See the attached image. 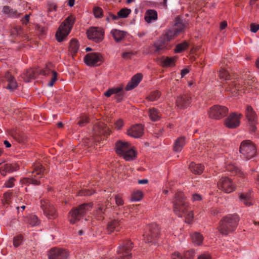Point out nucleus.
<instances>
[{
	"mask_svg": "<svg viewBox=\"0 0 259 259\" xmlns=\"http://www.w3.org/2000/svg\"><path fill=\"white\" fill-rule=\"evenodd\" d=\"M115 98L116 101L118 102L121 101L124 96V94L121 91H120V92L115 93Z\"/></svg>",
	"mask_w": 259,
	"mask_h": 259,
	"instance_id": "nucleus-54",
	"label": "nucleus"
},
{
	"mask_svg": "<svg viewBox=\"0 0 259 259\" xmlns=\"http://www.w3.org/2000/svg\"><path fill=\"white\" fill-rule=\"evenodd\" d=\"M149 116L152 121H156L161 118V114L157 109L152 108L149 109Z\"/></svg>",
	"mask_w": 259,
	"mask_h": 259,
	"instance_id": "nucleus-30",
	"label": "nucleus"
},
{
	"mask_svg": "<svg viewBox=\"0 0 259 259\" xmlns=\"http://www.w3.org/2000/svg\"><path fill=\"white\" fill-rule=\"evenodd\" d=\"M239 200L246 206H250L252 205L251 201V196L249 194L242 193L239 195Z\"/></svg>",
	"mask_w": 259,
	"mask_h": 259,
	"instance_id": "nucleus-33",
	"label": "nucleus"
},
{
	"mask_svg": "<svg viewBox=\"0 0 259 259\" xmlns=\"http://www.w3.org/2000/svg\"><path fill=\"white\" fill-rule=\"evenodd\" d=\"M241 116H242V115L240 114L232 113L225 119L224 124L229 128H236L240 125Z\"/></svg>",
	"mask_w": 259,
	"mask_h": 259,
	"instance_id": "nucleus-16",
	"label": "nucleus"
},
{
	"mask_svg": "<svg viewBox=\"0 0 259 259\" xmlns=\"http://www.w3.org/2000/svg\"><path fill=\"white\" fill-rule=\"evenodd\" d=\"M84 61L89 66L98 65L102 62V57L99 53H91L85 55Z\"/></svg>",
	"mask_w": 259,
	"mask_h": 259,
	"instance_id": "nucleus-18",
	"label": "nucleus"
},
{
	"mask_svg": "<svg viewBox=\"0 0 259 259\" xmlns=\"http://www.w3.org/2000/svg\"><path fill=\"white\" fill-rule=\"evenodd\" d=\"M188 47V44L186 42L178 44L175 49L176 53H181L184 51Z\"/></svg>",
	"mask_w": 259,
	"mask_h": 259,
	"instance_id": "nucleus-46",
	"label": "nucleus"
},
{
	"mask_svg": "<svg viewBox=\"0 0 259 259\" xmlns=\"http://www.w3.org/2000/svg\"><path fill=\"white\" fill-rule=\"evenodd\" d=\"M198 259H211V257L208 254H202L198 256Z\"/></svg>",
	"mask_w": 259,
	"mask_h": 259,
	"instance_id": "nucleus-64",
	"label": "nucleus"
},
{
	"mask_svg": "<svg viewBox=\"0 0 259 259\" xmlns=\"http://www.w3.org/2000/svg\"><path fill=\"white\" fill-rule=\"evenodd\" d=\"M30 14H26L24 17H23L21 20L22 23L24 25H26L29 21Z\"/></svg>",
	"mask_w": 259,
	"mask_h": 259,
	"instance_id": "nucleus-58",
	"label": "nucleus"
},
{
	"mask_svg": "<svg viewBox=\"0 0 259 259\" xmlns=\"http://www.w3.org/2000/svg\"><path fill=\"white\" fill-rule=\"evenodd\" d=\"M176 57L163 56L159 59V63L163 67H170L175 65Z\"/></svg>",
	"mask_w": 259,
	"mask_h": 259,
	"instance_id": "nucleus-26",
	"label": "nucleus"
},
{
	"mask_svg": "<svg viewBox=\"0 0 259 259\" xmlns=\"http://www.w3.org/2000/svg\"><path fill=\"white\" fill-rule=\"evenodd\" d=\"M111 204H109V202H108V203L106 205V207H104V206L102 205H100L97 208L96 210V214L98 215V218L99 220L103 219V214L104 212V211L105 210L106 208H108V206H110Z\"/></svg>",
	"mask_w": 259,
	"mask_h": 259,
	"instance_id": "nucleus-39",
	"label": "nucleus"
},
{
	"mask_svg": "<svg viewBox=\"0 0 259 259\" xmlns=\"http://www.w3.org/2000/svg\"><path fill=\"white\" fill-rule=\"evenodd\" d=\"M110 34L116 42H120L125 37L126 32L116 29H112Z\"/></svg>",
	"mask_w": 259,
	"mask_h": 259,
	"instance_id": "nucleus-27",
	"label": "nucleus"
},
{
	"mask_svg": "<svg viewBox=\"0 0 259 259\" xmlns=\"http://www.w3.org/2000/svg\"><path fill=\"white\" fill-rule=\"evenodd\" d=\"M27 223L31 226H34L39 224V221L36 215H31L28 218Z\"/></svg>",
	"mask_w": 259,
	"mask_h": 259,
	"instance_id": "nucleus-43",
	"label": "nucleus"
},
{
	"mask_svg": "<svg viewBox=\"0 0 259 259\" xmlns=\"http://www.w3.org/2000/svg\"><path fill=\"white\" fill-rule=\"evenodd\" d=\"M68 252L62 248H52L48 254L49 259H68Z\"/></svg>",
	"mask_w": 259,
	"mask_h": 259,
	"instance_id": "nucleus-17",
	"label": "nucleus"
},
{
	"mask_svg": "<svg viewBox=\"0 0 259 259\" xmlns=\"http://www.w3.org/2000/svg\"><path fill=\"white\" fill-rule=\"evenodd\" d=\"M127 134L135 138H140L143 134V127L141 124L134 125L127 131Z\"/></svg>",
	"mask_w": 259,
	"mask_h": 259,
	"instance_id": "nucleus-23",
	"label": "nucleus"
},
{
	"mask_svg": "<svg viewBox=\"0 0 259 259\" xmlns=\"http://www.w3.org/2000/svg\"><path fill=\"white\" fill-rule=\"evenodd\" d=\"M259 29V25L252 23L250 24V31L253 33L256 32Z\"/></svg>",
	"mask_w": 259,
	"mask_h": 259,
	"instance_id": "nucleus-57",
	"label": "nucleus"
},
{
	"mask_svg": "<svg viewBox=\"0 0 259 259\" xmlns=\"http://www.w3.org/2000/svg\"><path fill=\"white\" fill-rule=\"evenodd\" d=\"M246 116L248 120L250 126V130L252 133L255 132L256 130V116L255 112L250 106H247L246 109Z\"/></svg>",
	"mask_w": 259,
	"mask_h": 259,
	"instance_id": "nucleus-20",
	"label": "nucleus"
},
{
	"mask_svg": "<svg viewBox=\"0 0 259 259\" xmlns=\"http://www.w3.org/2000/svg\"><path fill=\"white\" fill-rule=\"evenodd\" d=\"M3 12L4 13L8 14L9 17L12 18L19 17L21 15L16 10L11 9L9 6H4L3 9Z\"/></svg>",
	"mask_w": 259,
	"mask_h": 259,
	"instance_id": "nucleus-31",
	"label": "nucleus"
},
{
	"mask_svg": "<svg viewBox=\"0 0 259 259\" xmlns=\"http://www.w3.org/2000/svg\"><path fill=\"white\" fill-rule=\"evenodd\" d=\"M87 33L88 37L90 39H92L96 42H99L103 39L104 31L101 28L94 27L88 30Z\"/></svg>",
	"mask_w": 259,
	"mask_h": 259,
	"instance_id": "nucleus-15",
	"label": "nucleus"
},
{
	"mask_svg": "<svg viewBox=\"0 0 259 259\" xmlns=\"http://www.w3.org/2000/svg\"><path fill=\"white\" fill-rule=\"evenodd\" d=\"M5 168L9 173L18 170L19 169V165L17 163L6 164Z\"/></svg>",
	"mask_w": 259,
	"mask_h": 259,
	"instance_id": "nucleus-40",
	"label": "nucleus"
},
{
	"mask_svg": "<svg viewBox=\"0 0 259 259\" xmlns=\"http://www.w3.org/2000/svg\"><path fill=\"white\" fill-rule=\"evenodd\" d=\"M15 179L14 177L10 178L9 180L6 182L5 185L7 188H12L14 186Z\"/></svg>",
	"mask_w": 259,
	"mask_h": 259,
	"instance_id": "nucleus-52",
	"label": "nucleus"
},
{
	"mask_svg": "<svg viewBox=\"0 0 259 259\" xmlns=\"http://www.w3.org/2000/svg\"><path fill=\"white\" fill-rule=\"evenodd\" d=\"M192 98L189 93H185L178 96L176 105L180 109H185L190 106Z\"/></svg>",
	"mask_w": 259,
	"mask_h": 259,
	"instance_id": "nucleus-19",
	"label": "nucleus"
},
{
	"mask_svg": "<svg viewBox=\"0 0 259 259\" xmlns=\"http://www.w3.org/2000/svg\"><path fill=\"white\" fill-rule=\"evenodd\" d=\"M185 144V139L184 137L178 138L174 146V150L177 152H180Z\"/></svg>",
	"mask_w": 259,
	"mask_h": 259,
	"instance_id": "nucleus-32",
	"label": "nucleus"
},
{
	"mask_svg": "<svg viewBox=\"0 0 259 259\" xmlns=\"http://www.w3.org/2000/svg\"><path fill=\"white\" fill-rule=\"evenodd\" d=\"M94 134L107 136L110 134V128L101 121L98 122L94 126Z\"/></svg>",
	"mask_w": 259,
	"mask_h": 259,
	"instance_id": "nucleus-22",
	"label": "nucleus"
},
{
	"mask_svg": "<svg viewBox=\"0 0 259 259\" xmlns=\"http://www.w3.org/2000/svg\"><path fill=\"white\" fill-rule=\"evenodd\" d=\"M226 170L231 172L233 175H239L240 176L243 175L239 168L234 164L231 163L227 164L226 166Z\"/></svg>",
	"mask_w": 259,
	"mask_h": 259,
	"instance_id": "nucleus-35",
	"label": "nucleus"
},
{
	"mask_svg": "<svg viewBox=\"0 0 259 259\" xmlns=\"http://www.w3.org/2000/svg\"><path fill=\"white\" fill-rule=\"evenodd\" d=\"M79 44L77 40L72 39L70 43L69 51L72 54H76L78 50Z\"/></svg>",
	"mask_w": 259,
	"mask_h": 259,
	"instance_id": "nucleus-37",
	"label": "nucleus"
},
{
	"mask_svg": "<svg viewBox=\"0 0 259 259\" xmlns=\"http://www.w3.org/2000/svg\"><path fill=\"white\" fill-rule=\"evenodd\" d=\"M115 200L116 204L118 205H121L123 203V201L122 198L119 195H115Z\"/></svg>",
	"mask_w": 259,
	"mask_h": 259,
	"instance_id": "nucleus-59",
	"label": "nucleus"
},
{
	"mask_svg": "<svg viewBox=\"0 0 259 259\" xmlns=\"http://www.w3.org/2000/svg\"><path fill=\"white\" fill-rule=\"evenodd\" d=\"M190 170L194 174L200 175L203 172L204 167L201 164H196L194 162H191L189 165Z\"/></svg>",
	"mask_w": 259,
	"mask_h": 259,
	"instance_id": "nucleus-29",
	"label": "nucleus"
},
{
	"mask_svg": "<svg viewBox=\"0 0 259 259\" xmlns=\"http://www.w3.org/2000/svg\"><path fill=\"white\" fill-rule=\"evenodd\" d=\"M34 174L31 178H24L21 181L23 184H32L33 185H38L41 184L39 178L43 177L44 175V169L41 165H37L34 167V170L33 171Z\"/></svg>",
	"mask_w": 259,
	"mask_h": 259,
	"instance_id": "nucleus-10",
	"label": "nucleus"
},
{
	"mask_svg": "<svg viewBox=\"0 0 259 259\" xmlns=\"http://www.w3.org/2000/svg\"><path fill=\"white\" fill-rule=\"evenodd\" d=\"M23 240V237L19 235L15 237L13 239V245L15 247H17L21 244Z\"/></svg>",
	"mask_w": 259,
	"mask_h": 259,
	"instance_id": "nucleus-48",
	"label": "nucleus"
},
{
	"mask_svg": "<svg viewBox=\"0 0 259 259\" xmlns=\"http://www.w3.org/2000/svg\"><path fill=\"white\" fill-rule=\"evenodd\" d=\"M119 18L118 17V15L117 14V16L113 15V14H110L109 16L107 18V20L108 21H110V20H116L118 19Z\"/></svg>",
	"mask_w": 259,
	"mask_h": 259,
	"instance_id": "nucleus-61",
	"label": "nucleus"
},
{
	"mask_svg": "<svg viewBox=\"0 0 259 259\" xmlns=\"http://www.w3.org/2000/svg\"><path fill=\"white\" fill-rule=\"evenodd\" d=\"M228 111L226 107L216 105L210 108L209 115L210 118L220 119L225 117L228 113Z\"/></svg>",
	"mask_w": 259,
	"mask_h": 259,
	"instance_id": "nucleus-12",
	"label": "nucleus"
},
{
	"mask_svg": "<svg viewBox=\"0 0 259 259\" xmlns=\"http://www.w3.org/2000/svg\"><path fill=\"white\" fill-rule=\"evenodd\" d=\"M159 227L156 224H152L148 227V231L144 234L146 243L155 244L159 236Z\"/></svg>",
	"mask_w": 259,
	"mask_h": 259,
	"instance_id": "nucleus-11",
	"label": "nucleus"
},
{
	"mask_svg": "<svg viewBox=\"0 0 259 259\" xmlns=\"http://www.w3.org/2000/svg\"><path fill=\"white\" fill-rule=\"evenodd\" d=\"M240 152L243 158L249 160L255 155L256 149L255 145L250 141L244 140L240 144Z\"/></svg>",
	"mask_w": 259,
	"mask_h": 259,
	"instance_id": "nucleus-8",
	"label": "nucleus"
},
{
	"mask_svg": "<svg viewBox=\"0 0 259 259\" xmlns=\"http://www.w3.org/2000/svg\"><path fill=\"white\" fill-rule=\"evenodd\" d=\"M132 245L133 243L130 240L124 241L120 244L117 248V256L115 259H131Z\"/></svg>",
	"mask_w": 259,
	"mask_h": 259,
	"instance_id": "nucleus-9",
	"label": "nucleus"
},
{
	"mask_svg": "<svg viewBox=\"0 0 259 259\" xmlns=\"http://www.w3.org/2000/svg\"><path fill=\"white\" fill-rule=\"evenodd\" d=\"M219 76L222 81H226L224 86L227 91H231L233 94H240L244 90V87L240 84L243 80H236V78H233L226 69L222 68L220 70Z\"/></svg>",
	"mask_w": 259,
	"mask_h": 259,
	"instance_id": "nucleus-1",
	"label": "nucleus"
},
{
	"mask_svg": "<svg viewBox=\"0 0 259 259\" xmlns=\"http://www.w3.org/2000/svg\"><path fill=\"white\" fill-rule=\"evenodd\" d=\"M40 206L44 214L49 219H54L57 217L56 210L53 205L48 200H41Z\"/></svg>",
	"mask_w": 259,
	"mask_h": 259,
	"instance_id": "nucleus-13",
	"label": "nucleus"
},
{
	"mask_svg": "<svg viewBox=\"0 0 259 259\" xmlns=\"http://www.w3.org/2000/svg\"><path fill=\"white\" fill-rule=\"evenodd\" d=\"M239 221V218L237 214L228 215L220 221L218 230L222 235H227L235 231Z\"/></svg>",
	"mask_w": 259,
	"mask_h": 259,
	"instance_id": "nucleus-3",
	"label": "nucleus"
},
{
	"mask_svg": "<svg viewBox=\"0 0 259 259\" xmlns=\"http://www.w3.org/2000/svg\"><path fill=\"white\" fill-rule=\"evenodd\" d=\"M12 193L11 192H6L4 194L3 203L6 207H8L11 202Z\"/></svg>",
	"mask_w": 259,
	"mask_h": 259,
	"instance_id": "nucleus-42",
	"label": "nucleus"
},
{
	"mask_svg": "<svg viewBox=\"0 0 259 259\" xmlns=\"http://www.w3.org/2000/svg\"><path fill=\"white\" fill-rule=\"evenodd\" d=\"M157 19V13L155 10H148L146 11L145 16V20L147 23H151L152 21H155Z\"/></svg>",
	"mask_w": 259,
	"mask_h": 259,
	"instance_id": "nucleus-28",
	"label": "nucleus"
},
{
	"mask_svg": "<svg viewBox=\"0 0 259 259\" xmlns=\"http://www.w3.org/2000/svg\"><path fill=\"white\" fill-rule=\"evenodd\" d=\"M93 193L92 191L89 190H81L78 192V195L80 196H89Z\"/></svg>",
	"mask_w": 259,
	"mask_h": 259,
	"instance_id": "nucleus-53",
	"label": "nucleus"
},
{
	"mask_svg": "<svg viewBox=\"0 0 259 259\" xmlns=\"http://www.w3.org/2000/svg\"><path fill=\"white\" fill-rule=\"evenodd\" d=\"M219 189L227 193L232 192L235 190V186L231 179L227 177H222L218 182Z\"/></svg>",
	"mask_w": 259,
	"mask_h": 259,
	"instance_id": "nucleus-14",
	"label": "nucleus"
},
{
	"mask_svg": "<svg viewBox=\"0 0 259 259\" xmlns=\"http://www.w3.org/2000/svg\"><path fill=\"white\" fill-rule=\"evenodd\" d=\"M155 53L160 54L162 52L168 50L171 48L168 41L164 39L162 36L154 44Z\"/></svg>",
	"mask_w": 259,
	"mask_h": 259,
	"instance_id": "nucleus-21",
	"label": "nucleus"
},
{
	"mask_svg": "<svg viewBox=\"0 0 259 259\" xmlns=\"http://www.w3.org/2000/svg\"><path fill=\"white\" fill-rule=\"evenodd\" d=\"M174 212L179 217H182L184 214H187V219L189 220L193 218L192 211H188V205L186 202L184 194L181 192H178L175 194L172 201Z\"/></svg>",
	"mask_w": 259,
	"mask_h": 259,
	"instance_id": "nucleus-2",
	"label": "nucleus"
},
{
	"mask_svg": "<svg viewBox=\"0 0 259 259\" xmlns=\"http://www.w3.org/2000/svg\"><path fill=\"white\" fill-rule=\"evenodd\" d=\"M202 199V197L200 195L196 193L192 195V200L193 201H200Z\"/></svg>",
	"mask_w": 259,
	"mask_h": 259,
	"instance_id": "nucleus-60",
	"label": "nucleus"
},
{
	"mask_svg": "<svg viewBox=\"0 0 259 259\" xmlns=\"http://www.w3.org/2000/svg\"><path fill=\"white\" fill-rule=\"evenodd\" d=\"M142 78V75L138 73L135 75L131 79V80L127 84L125 90L130 91L136 88L140 83Z\"/></svg>",
	"mask_w": 259,
	"mask_h": 259,
	"instance_id": "nucleus-25",
	"label": "nucleus"
},
{
	"mask_svg": "<svg viewBox=\"0 0 259 259\" xmlns=\"http://www.w3.org/2000/svg\"><path fill=\"white\" fill-rule=\"evenodd\" d=\"M185 28L184 24L180 18H176L175 25L172 27L167 29L162 36L167 41L169 42L174 38L179 33L182 32Z\"/></svg>",
	"mask_w": 259,
	"mask_h": 259,
	"instance_id": "nucleus-7",
	"label": "nucleus"
},
{
	"mask_svg": "<svg viewBox=\"0 0 259 259\" xmlns=\"http://www.w3.org/2000/svg\"><path fill=\"white\" fill-rule=\"evenodd\" d=\"M160 95L161 94L159 91H153L150 93L149 96L147 97V99L150 101H154L158 100L160 97Z\"/></svg>",
	"mask_w": 259,
	"mask_h": 259,
	"instance_id": "nucleus-41",
	"label": "nucleus"
},
{
	"mask_svg": "<svg viewBox=\"0 0 259 259\" xmlns=\"http://www.w3.org/2000/svg\"><path fill=\"white\" fill-rule=\"evenodd\" d=\"M93 206L91 203H84L74 208L69 213V221L71 224H74L84 215L87 212L91 210Z\"/></svg>",
	"mask_w": 259,
	"mask_h": 259,
	"instance_id": "nucleus-6",
	"label": "nucleus"
},
{
	"mask_svg": "<svg viewBox=\"0 0 259 259\" xmlns=\"http://www.w3.org/2000/svg\"><path fill=\"white\" fill-rule=\"evenodd\" d=\"M116 152L127 161H130L136 156L135 151L126 142L118 141L116 143Z\"/></svg>",
	"mask_w": 259,
	"mask_h": 259,
	"instance_id": "nucleus-4",
	"label": "nucleus"
},
{
	"mask_svg": "<svg viewBox=\"0 0 259 259\" xmlns=\"http://www.w3.org/2000/svg\"><path fill=\"white\" fill-rule=\"evenodd\" d=\"M122 125L123 121L120 119L118 120L115 123V127L118 130L120 129L122 126Z\"/></svg>",
	"mask_w": 259,
	"mask_h": 259,
	"instance_id": "nucleus-63",
	"label": "nucleus"
},
{
	"mask_svg": "<svg viewBox=\"0 0 259 259\" xmlns=\"http://www.w3.org/2000/svg\"><path fill=\"white\" fill-rule=\"evenodd\" d=\"M135 54L133 52H124L122 54V57L125 59H128L131 58L132 56Z\"/></svg>",
	"mask_w": 259,
	"mask_h": 259,
	"instance_id": "nucleus-56",
	"label": "nucleus"
},
{
	"mask_svg": "<svg viewBox=\"0 0 259 259\" xmlns=\"http://www.w3.org/2000/svg\"><path fill=\"white\" fill-rule=\"evenodd\" d=\"M75 19L73 16H68L61 24L56 33V37L59 42H61L68 35L74 23Z\"/></svg>",
	"mask_w": 259,
	"mask_h": 259,
	"instance_id": "nucleus-5",
	"label": "nucleus"
},
{
	"mask_svg": "<svg viewBox=\"0 0 259 259\" xmlns=\"http://www.w3.org/2000/svg\"><path fill=\"white\" fill-rule=\"evenodd\" d=\"M37 75V73L35 72V71L32 69H30L26 71L25 74V80L26 82L30 81V79L34 78L36 77V75Z\"/></svg>",
	"mask_w": 259,
	"mask_h": 259,
	"instance_id": "nucleus-38",
	"label": "nucleus"
},
{
	"mask_svg": "<svg viewBox=\"0 0 259 259\" xmlns=\"http://www.w3.org/2000/svg\"><path fill=\"white\" fill-rule=\"evenodd\" d=\"M89 122L88 117L86 116H81L78 118L77 124L80 127L84 126Z\"/></svg>",
	"mask_w": 259,
	"mask_h": 259,
	"instance_id": "nucleus-45",
	"label": "nucleus"
},
{
	"mask_svg": "<svg viewBox=\"0 0 259 259\" xmlns=\"http://www.w3.org/2000/svg\"><path fill=\"white\" fill-rule=\"evenodd\" d=\"M94 14L96 18H100L102 15V10L99 7H95L94 9Z\"/></svg>",
	"mask_w": 259,
	"mask_h": 259,
	"instance_id": "nucleus-51",
	"label": "nucleus"
},
{
	"mask_svg": "<svg viewBox=\"0 0 259 259\" xmlns=\"http://www.w3.org/2000/svg\"><path fill=\"white\" fill-rule=\"evenodd\" d=\"M52 77L50 81L48 83L49 87H52L57 79V73L55 71H51Z\"/></svg>",
	"mask_w": 259,
	"mask_h": 259,
	"instance_id": "nucleus-50",
	"label": "nucleus"
},
{
	"mask_svg": "<svg viewBox=\"0 0 259 259\" xmlns=\"http://www.w3.org/2000/svg\"><path fill=\"white\" fill-rule=\"evenodd\" d=\"M5 78L8 82V85L7 89L11 92L14 91L17 88V83L14 76H13L9 72H6L5 76Z\"/></svg>",
	"mask_w": 259,
	"mask_h": 259,
	"instance_id": "nucleus-24",
	"label": "nucleus"
},
{
	"mask_svg": "<svg viewBox=\"0 0 259 259\" xmlns=\"http://www.w3.org/2000/svg\"><path fill=\"white\" fill-rule=\"evenodd\" d=\"M191 239L194 243L200 245L202 243L203 237L200 233L195 232L192 234Z\"/></svg>",
	"mask_w": 259,
	"mask_h": 259,
	"instance_id": "nucleus-36",
	"label": "nucleus"
},
{
	"mask_svg": "<svg viewBox=\"0 0 259 259\" xmlns=\"http://www.w3.org/2000/svg\"><path fill=\"white\" fill-rule=\"evenodd\" d=\"M22 28L20 26L14 27L12 30V34L14 35H19L21 33Z\"/></svg>",
	"mask_w": 259,
	"mask_h": 259,
	"instance_id": "nucleus-55",
	"label": "nucleus"
},
{
	"mask_svg": "<svg viewBox=\"0 0 259 259\" xmlns=\"http://www.w3.org/2000/svg\"><path fill=\"white\" fill-rule=\"evenodd\" d=\"M122 88H113L109 89L107 91H106L104 95L107 97H109L111 95L115 94V93L120 92V91H122Z\"/></svg>",
	"mask_w": 259,
	"mask_h": 259,
	"instance_id": "nucleus-44",
	"label": "nucleus"
},
{
	"mask_svg": "<svg viewBox=\"0 0 259 259\" xmlns=\"http://www.w3.org/2000/svg\"><path fill=\"white\" fill-rule=\"evenodd\" d=\"M143 196V193L140 191L134 192L132 195V199L134 201H139Z\"/></svg>",
	"mask_w": 259,
	"mask_h": 259,
	"instance_id": "nucleus-49",
	"label": "nucleus"
},
{
	"mask_svg": "<svg viewBox=\"0 0 259 259\" xmlns=\"http://www.w3.org/2000/svg\"><path fill=\"white\" fill-rule=\"evenodd\" d=\"M131 11L130 9L127 8L122 9L118 13V17L119 18H126L130 14Z\"/></svg>",
	"mask_w": 259,
	"mask_h": 259,
	"instance_id": "nucleus-47",
	"label": "nucleus"
},
{
	"mask_svg": "<svg viewBox=\"0 0 259 259\" xmlns=\"http://www.w3.org/2000/svg\"><path fill=\"white\" fill-rule=\"evenodd\" d=\"M171 259H183V256L179 253L175 252L171 255Z\"/></svg>",
	"mask_w": 259,
	"mask_h": 259,
	"instance_id": "nucleus-62",
	"label": "nucleus"
},
{
	"mask_svg": "<svg viewBox=\"0 0 259 259\" xmlns=\"http://www.w3.org/2000/svg\"><path fill=\"white\" fill-rule=\"evenodd\" d=\"M120 224L116 220L112 221L110 222L107 226V230L109 233H111L114 231H118L120 229Z\"/></svg>",
	"mask_w": 259,
	"mask_h": 259,
	"instance_id": "nucleus-34",
	"label": "nucleus"
}]
</instances>
